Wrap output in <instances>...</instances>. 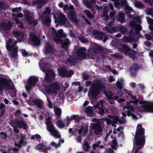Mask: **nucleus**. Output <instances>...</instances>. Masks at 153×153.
Segmentation results:
<instances>
[{"instance_id":"43","label":"nucleus","mask_w":153,"mask_h":153,"mask_svg":"<svg viewBox=\"0 0 153 153\" xmlns=\"http://www.w3.org/2000/svg\"><path fill=\"white\" fill-rule=\"evenodd\" d=\"M134 5L135 7L138 8L142 7L143 6V4L141 2L139 1L136 2Z\"/></svg>"},{"instance_id":"10","label":"nucleus","mask_w":153,"mask_h":153,"mask_svg":"<svg viewBox=\"0 0 153 153\" xmlns=\"http://www.w3.org/2000/svg\"><path fill=\"white\" fill-rule=\"evenodd\" d=\"M60 88V85L57 82H53L49 85L45 87V90L46 92L50 94H57Z\"/></svg>"},{"instance_id":"21","label":"nucleus","mask_w":153,"mask_h":153,"mask_svg":"<svg viewBox=\"0 0 153 153\" xmlns=\"http://www.w3.org/2000/svg\"><path fill=\"white\" fill-rule=\"evenodd\" d=\"M103 102L102 100H100L94 106L98 113L101 115H103L105 113L104 111L102 108L103 107Z\"/></svg>"},{"instance_id":"64","label":"nucleus","mask_w":153,"mask_h":153,"mask_svg":"<svg viewBox=\"0 0 153 153\" xmlns=\"http://www.w3.org/2000/svg\"><path fill=\"white\" fill-rule=\"evenodd\" d=\"M135 20L137 21V22L140 23V19L139 17L137 16L135 19Z\"/></svg>"},{"instance_id":"58","label":"nucleus","mask_w":153,"mask_h":153,"mask_svg":"<svg viewBox=\"0 0 153 153\" xmlns=\"http://www.w3.org/2000/svg\"><path fill=\"white\" fill-rule=\"evenodd\" d=\"M63 10L66 11L67 10H69V7L67 5H65L64 6Z\"/></svg>"},{"instance_id":"32","label":"nucleus","mask_w":153,"mask_h":153,"mask_svg":"<svg viewBox=\"0 0 153 153\" xmlns=\"http://www.w3.org/2000/svg\"><path fill=\"white\" fill-rule=\"evenodd\" d=\"M85 112L86 114L91 117L94 116L91 107L89 106L87 107L85 109Z\"/></svg>"},{"instance_id":"57","label":"nucleus","mask_w":153,"mask_h":153,"mask_svg":"<svg viewBox=\"0 0 153 153\" xmlns=\"http://www.w3.org/2000/svg\"><path fill=\"white\" fill-rule=\"evenodd\" d=\"M0 135L1 137L3 138H5L6 137L5 134L4 132H1Z\"/></svg>"},{"instance_id":"42","label":"nucleus","mask_w":153,"mask_h":153,"mask_svg":"<svg viewBox=\"0 0 153 153\" xmlns=\"http://www.w3.org/2000/svg\"><path fill=\"white\" fill-rule=\"evenodd\" d=\"M5 107V105L2 103H1L0 104V109L2 110L1 111V114L0 115V116H1L3 115V114L5 113V111L3 110V109Z\"/></svg>"},{"instance_id":"41","label":"nucleus","mask_w":153,"mask_h":153,"mask_svg":"<svg viewBox=\"0 0 153 153\" xmlns=\"http://www.w3.org/2000/svg\"><path fill=\"white\" fill-rule=\"evenodd\" d=\"M22 55L25 57H27L30 55V54L24 50H21Z\"/></svg>"},{"instance_id":"51","label":"nucleus","mask_w":153,"mask_h":153,"mask_svg":"<svg viewBox=\"0 0 153 153\" xmlns=\"http://www.w3.org/2000/svg\"><path fill=\"white\" fill-rule=\"evenodd\" d=\"M120 18H119V21L121 23H123L124 22V15L123 13H121L120 15Z\"/></svg>"},{"instance_id":"28","label":"nucleus","mask_w":153,"mask_h":153,"mask_svg":"<svg viewBox=\"0 0 153 153\" xmlns=\"http://www.w3.org/2000/svg\"><path fill=\"white\" fill-rule=\"evenodd\" d=\"M30 102H32L34 104L36 105L39 108H41L43 106L44 104L42 100H29Z\"/></svg>"},{"instance_id":"37","label":"nucleus","mask_w":153,"mask_h":153,"mask_svg":"<svg viewBox=\"0 0 153 153\" xmlns=\"http://www.w3.org/2000/svg\"><path fill=\"white\" fill-rule=\"evenodd\" d=\"M82 148L86 152H87L90 148L88 143L85 140Z\"/></svg>"},{"instance_id":"2","label":"nucleus","mask_w":153,"mask_h":153,"mask_svg":"<svg viewBox=\"0 0 153 153\" xmlns=\"http://www.w3.org/2000/svg\"><path fill=\"white\" fill-rule=\"evenodd\" d=\"M144 133V131L142 126L138 124L136 132L133 150L128 153H137L139 149L143 147L145 143Z\"/></svg>"},{"instance_id":"55","label":"nucleus","mask_w":153,"mask_h":153,"mask_svg":"<svg viewBox=\"0 0 153 153\" xmlns=\"http://www.w3.org/2000/svg\"><path fill=\"white\" fill-rule=\"evenodd\" d=\"M145 36L146 39L148 40H150L151 39V36L149 34H146Z\"/></svg>"},{"instance_id":"22","label":"nucleus","mask_w":153,"mask_h":153,"mask_svg":"<svg viewBox=\"0 0 153 153\" xmlns=\"http://www.w3.org/2000/svg\"><path fill=\"white\" fill-rule=\"evenodd\" d=\"M104 92L106 97L108 99L109 102L111 104L113 103L114 100H117L119 98L118 96H114L111 92L108 93L105 91H104Z\"/></svg>"},{"instance_id":"23","label":"nucleus","mask_w":153,"mask_h":153,"mask_svg":"<svg viewBox=\"0 0 153 153\" xmlns=\"http://www.w3.org/2000/svg\"><path fill=\"white\" fill-rule=\"evenodd\" d=\"M91 128L94 130V132L96 134H99L102 131V129L98 123H93Z\"/></svg>"},{"instance_id":"47","label":"nucleus","mask_w":153,"mask_h":153,"mask_svg":"<svg viewBox=\"0 0 153 153\" xmlns=\"http://www.w3.org/2000/svg\"><path fill=\"white\" fill-rule=\"evenodd\" d=\"M47 101L48 102V106L50 108L52 107L53 105L52 103L49 98L47 96Z\"/></svg>"},{"instance_id":"46","label":"nucleus","mask_w":153,"mask_h":153,"mask_svg":"<svg viewBox=\"0 0 153 153\" xmlns=\"http://www.w3.org/2000/svg\"><path fill=\"white\" fill-rule=\"evenodd\" d=\"M68 15L69 17L71 19L73 18L75 15V13L72 10L71 12L68 13Z\"/></svg>"},{"instance_id":"24","label":"nucleus","mask_w":153,"mask_h":153,"mask_svg":"<svg viewBox=\"0 0 153 153\" xmlns=\"http://www.w3.org/2000/svg\"><path fill=\"white\" fill-rule=\"evenodd\" d=\"M81 119V118L78 115H74L71 116L70 118H68L67 120V126H68L70 123L69 122L71 120H74L76 122H78Z\"/></svg>"},{"instance_id":"13","label":"nucleus","mask_w":153,"mask_h":153,"mask_svg":"<svg viewBox=\"0 0 153 153\" xmlns=\"http://www.w3.org/2000/svg\"><path fill=\"white\" fill-rule=\"evenodd\" d=\"M46 64H43L40 65V68L43 72H44L46 71V77L45 80L47 82H48L50 80L53 79L55 76L54 73L51 71L47 70Z\"/></svg>"},{"instance_id":"39","label":"nucleus","mask_w":153,"mask_h":153,"mask_svg":"<svg viewBox=\"0 0 153 153\" xmlns=\"http://www.w3.org/2000/svg\"><path fill=\"white\" fill-rule=\"evenodd\" d=\"M100 141H99L98 142L97 144H94L93 145V149L94 150L96 149L97 147H99L101 149H102L103 148V146L102 145L100 146Z\"/></svg>"},{"instance_id":"34","label":"nucleus","mask_w":153,"mask_h":153,"mask_svg":"<svg viewBox=\"0 0 153 153\" xmlns=\"http://www.w3.org/2000/svg\"><path fill=\"white\" fill-rule=\"evenodd\" d=\"M123 83L124 81L122 79L120 78L119 79L116 83L117 86L120 89H122V86L123 85Z\"/></svg>"},{"instance_id":"38","label":"nucleus","mask_w":153,"mask_h":153,"mask_svg":"<svg viewBox=\"0 0 153 153\" xmlns=\"http://www.w3.org/2000/svg\"><path fill=\"white\" fill-rule=\"evenodd\" d=\"M130 24L131 26L134 27L138 30H140L142 29V27L140 25H137L134 22H131Z\"/></svg>"},{"instance_id":"14","label":"nucleus","mask_w":153,"mask_h":153,"mask_svg":"<svg viewBox=\"0 0 153 153\" xmlns=\"http://www.w3.org/2000/svg\"><path fill=\"white\" fill-rule=\"evenodd\" d=\"M25 19L26 22L29 25H35L37 24L36 21L34 20L33 15L28 10H25Z\"/></svg>"},{"instance_id":"15","label":"nucleus","mask_w":153,"mask_h":153,"mask_svg":"<svg viewBox=\"0 0 153 153\" xmlns=\"http://www.w3.org/2000/svg\"><path fill=\"white\" fill-rule=\"evenodd\" d=\"M75 129H76V131H77L79 134L83 133V135H84L88 131V125L80 123Z\"/></svg>"},{"instance_id":"1","label":"nucleus","mask_w":153,"mask_h":153,"mask_svg":"<svg viewBox=\"0 0 153 153\" xmlns=\"http://www.w3.org/2000/svg\"><path fill=\"white\" fill-rule=\"evenodd\" d=\"M131 93V92H129L128 93L127 100H130V102H127L126 106L123 108V109L126 108L128 110V116L131 115L133 119H137L136 115L129 112V110L136 112L140 111L141 112L147 111L153 112V102H147L143 100H138L135 97L132 95Z\"/></svg>"},{"instance_id":"9","label":"nucleus","mask_w":153,"mask_h":153,"mask_svg":"<svg viewBox=\"0 0 153 153\" xmlns=\"http://www.w3.org/2000/svg\"><path fill=\"white\" fill-rule=\"evenodd\" d=\"M19 137H18L19 140V141L18 143H15V146L16 147L13 148L12 150H9L7 152H6L4 151H3L2 153H15L14 152H17L18 150V149L16 147L19 148L21 145H25L26 144V142L24 141L25 139V136L22 134H19Z\"/></svg>"},{"instance_id":"45","label":"nucleus","mask_w":153,"mask_h":153,"mask_svg":"<svg viewBox=\"0 0 153 153\" xmlns=\"http://www.w3.org/2000/svg\"><path fill=\"white\" fill-rule=\"evenodd\" d=\"M51 145L54 147L55 148H56L59 146L60 144L59 143L56 144L54 142L52 141L51 143Z\"/></svg>"},{"instance_id":"50","label":"nucleus","mask_w":153,"mask_h":153,"mask_svg":"<svg viewBox=\"0 0 153 153\" xmlns=\"http://www.w3.org/2000/svg\"><path fill=\"white\" fill-rule=\"evenodd\" d=\"M105 29L106 31L110 33H112L114 32V28L113 27H111L109 29L108 27H105Z\"/></svg>"},{"instance_id":"5","label":"nucleus","mask_w":153,"mask_h":153,"mask_svg":"<svg viewBox=\"0 0 153 153\" xmlns=\"http://www.w3.org/2000/svg\"><path fill=\"white\" fill-rule=\"evenodd\" d=\"M5 89L10 93L12 91L15 93V90L13 84L10 79L8 78H3L0 77V91Z\"/></svg>"},{"instance_id":"40","label":"nucleus","mask_w":153,"mask_h":153,"mask_svg":"<svg viewBox=\"0 0 153 153\" xmlns=\"http://www.w3.org/2000/svg\"><path fill=\"white\" fill-rule=\"evenodd\" d=\"M11 26V25L10 23H9L7 24H3L1 27L4 29L8 30Z\"/></svg>"},{"instance_id":"26","label":"nucleus","mask_w":153,"mask_h":153,"mask_svg":"<svg viewBox=\"0 0 153 153\" xmlns=\"http://www.w3.org/2000/svg\"><path fill=\"white\" fill-rule=\"evenodd\" d=\"M45 47V51L46 53H53V49L52 47L48 42H47L46 43Z\"/></svg>"},{"instance_id":"11","label":"nucleus","mask_w":153,"mask_h":153,"mask_svg":"<svg viewBox=\"0 0 153 153\" xmlns=\"http://www.w3.org/2000/svg\"><path fill=\"white\" fill-rule=\"evenodd\" d=\"M21 10V8H15L12 9V11L13 13H13L12 14L13 17L12 19L14 21H15L17 25L18 26L21 28H22L23 27V26L22 24L17 19L18 17H21L23 16L22 14L21 13H19L18 14L17 13L19 12Z\"/></svg>"},{"instance_id":"12","label":"nucleus","mask_w":153,"mask_h":153,"mask_svg":"<svg viewBox=\"0 0 153 153\" xmlns=\"http://www.w3.org/2000/svg\"><path fill=\"white\" fill-rule=\"evenodd\" d=\"M38 81L39 79L36 76H32L30 77L28 79L27 82L25 86L26 89L27 91L30 90L32 87L35 86Z\"/></svg>"},{"instance_id":"16","label":"nucleus","mask_w":153,"mask_h":153,"mask_svg":"<svg viewBox=\"0 0 153 153\" xmlns=\"http://www.w3.org/2000/svg\"><path fill=\"white\" fill-rule=\"evenodd\" d=\"M50 11L49 8H47L44 12L42 21L44 25H48L51 22V19L49 17Z\"/></svg>"},{"instance_id":"62","label":"nucleus","mask_w":153,"mask_h":153,"mask_svg":"<svg viewBox=\"0 0 153 153\" xmlns=\"http://www.w3.org/2000/svg\"><path fill=\"white\" fill-rule=\"evenodd\" d=\"M130 85L131 87L132 88H134L135 87L136 84L132 82L130 84Z\"/></svg>"},{"instance_id":"6","label":"nucleus","mask_w":153,"mask_h":153,"mask_svg":"<svg viewBox=\"0 0 153 153\" xmlns=\"http://www.w3.org/2000/svg\"><path fill=\"white\" fill-rule=\"evenodd\" d=\"M16 41L9 39L6 42L7 49L11 52L10 55L12 57L16 58L17 55V47L16 45Z\"/></svg>"},{"instance_id":"61","label":"nucleus","mask_w":153,"mask_h":153,"mask_svg":"<svg viewBox=\"0 0 153 153\" xmlns=\"http://www.w3.org/2000/svg\"><path fill=\"white\" fill-rule=\"evenodd\" d=\"M112 130H111L110 131H109L108 133L106 134V137L105 138V139H106L107 138V137L108 136H109L110 134L112 133Z\"/></svg>"},{"instance_id":"33","label":"nucleus","mask_w":153,"mask_h":153,"mask_svg":"<svg viewBox=\"0 0 153 153\" xmlns=\"http://www.w3.org/2000/svg\"><path fill=\"white\" fill-rule=\"evenodd\" d=\"M113 136L111 135V138L112 139V142L111 143V146L113 149H115L116 147L117 146V143L116 139L115 137H113Z\"/></svg>"},{"instance_id":"49","label":"nucleus","mask_w":153,"mask_h":153,"mask_svg":"<svg viewBox=\"0 0 153 153\" xmlns=\"http://www.w3.org/2000/svg\"><path fill=\"white\" fill-rule=\"evenodd\" d=\"M85 13L87 14V15L88 16V17L90 18L91 19L93 18V15L91 13L89 12V11H88V10H86L85 11Z\"/></svg>"},{"instance_id":"17","label":"nucleus","mask_w":153,"mask_h":153,"mask_svg":"<svg viewBox=\"0 0 153 153\" xmlns=\"http://www.w3.org/2000/svg\"><path fill=\"white\" fill-rule=\"evenodd\" d=\"M53 15L55 22H56L57 18H58L59 22L63 23V24H65L67 23L68 25L69 24V22L66 20L65 16L62 13H59L58 14L53 13Z\"/></svg>"},{"instance_id":"53","label":"nucleus","mask_w":153,"mask_h":153,"mask_svg":"<svg viewBox=\"0 0 153 153\" xmlns=\"http://www.w3.org/2000/svg\"><path fill=\"white\" fill-rule=\"evenodd\" d=\"M84 4L87 7L91 8V5L88 2L85 1L84 2Z\"/></svg>"},{"instance_id":"31","label":"nucleus","mask_w":153,"mask_h":153,"mask_svg":"<svg viewBox=\"0 0 153 153\" xmlns=\"http://www.w3.org/2000/svg\"><path fill=\"white\" fill-rule=\"evenodd\" d=\"M13 34L14 35L16 36L18 39H21V41H22L24 36V34L23 33H21L17 31H14L13 32Z\"/></svg>"},{"instance_id":"4","label":"nucleus","mask_w":153,"mask_h":153,"mask_svg":"<svg viewBox=\"0 0 153 153\" xmlns=\"http://www.w3.org/2000/svg\"><path fill=\"white\" fill-rule=\"evenodd\" d=\"M104 85L100 81H95L88 93L89 97L92 100L95 98H98L97 96L102 90H104Z\"/></svg>"},{"instance_id":"52","label":"nucleus","mask_w":153,"mask_h":153,"mask_svg":"<svg viewBox=\"0 0 153 153\" xmlns=\"http://www.w3.org/2000/svg\"><path fill=\"white\" fill-rule=\"evenodd\" d=\"M146 13L148 15H150L153 14V10L152 9H148L147 10Z\"/></svg>"},{"instance_id":"59","label":"nucleus","mask_w":153,"mask_h":153,"mask_svg":"<svg viewBox=\"0 0 153 153\" xmlns=\"http://www.w3.org/2000/svg\"><path fill=\"white\" fill-rule=\"evenodd\" d=\"M145 44L147 46H150L151 45L150 42H149L146 41L144 42Z\"/></svg>"},{"instance_id":"56","label":"nucleus","mask_w":153,"mask_h":153,"mask_svg":"<svg viewBox=\"0 0 153 153\" xmlns=\"http://www.w3.org/2000/svg\"><path fill=\"white\" fill-rule=\"evenodd\" d=\"M108 80L109 82H113L114 81L115 79L112 76H110L109 77Z\"/></svg>"},{"instance_id":"19","label":"nucleus","mask_w":153,"mask_h":153,"mask_svg":"<svg viewBox=\"0 0 153 153\" xmlns=\"http://www.w3.org/2000/svg\"><path fill=\"white\" fill-rule=\"evenodd\" d=\"M86 49L85 48H82L79 49L76 53L77 58L78 59H85L88 58L86 55L85 51Z\"/></svg>"},{"instance_id":"27","label":"nucleus","mask_w":153,"mask_h":153,"mask_svg":"<svg viewBox=\"0 0 153 153\" xmlns=\"http://www.w3.org/2000/svg\"><path fill=\"white\" fill-rule=\"evenodd\" d=\"M15 126L19 128H23L24 129H26L27 128V125L23 121H20L17 122Z\"/></svg>"},{"instance_id":"30","label":"nucleus","mask_w":153,"mask_h":153,"mask_svg":"<svg viewBox=\"0 0 153 153\" xmlns=\"http://www.w3.org/2000/svg\"><path fill=\"white\" fill-rule=\"evenodd\" d=\"M36 148L40 151H45L48 149L45 145L43 143L39 144L36 146Z\"/></svg>"},{"instance_id":"29","label":"nucleus","mask_w":153,"mask_h":153,"mask_svg":"<svg viewBox=\"0 0 153 153\" xmlns=\"http://www.w3.org/2000/svg\"><path fill=\"white\" fill-rule=\"evenodd\" d=\"M47 0H38L37 1H33V4L37 5V7L40 8L42 5L47 2Z\"/></svg>"},{"instance_id":"35","label":"nucleus","mask_w":153,"mask_h":153,"mask_svg":"<svg viewBox=\"0 0 153 153\" xmlns=\"http://www.w3.org/2000/svg\"><path fill=\"white\" fill-rule=\"evenodd\" d=\"M54 111L56 114L59 117L62 113L61 109L57 107H54Z\"/></svg>"},{"instance_id":"63","label":"nucleus","mask_w":153,"mask_h":153,"mask_svg":"<svg viewBox=\"0 0 153 153\" xmlns=\"http://www.w3.org/2000/svg\"><path fill=\"white\" fill-rule=\"evenodd\" d=\"M17 127L16 126L14 127V131L16 133H18L19 132V131L16 129V127Z\"/></svg>"},{"instance_id":"20","label":"nucleus","mask_w":153,"mask_h":153,"mask_svg":"<svg viewBox=\"0 0 153 153\" xmlns=\"http://www.w3.org/2000/svg\"><path fill=\"white\" fill-rule=\"evenodd\" d=\"M118 47L119 49L123 53L127 55L131 56L132 51L127 46L119 45Z\"/></svg>"},{"instance_id":"44","label":"nucleus","mask_w":153,"mask_h":153,"mask_svg":"<svg viewBox=\"0 0 153 153\" xmlns=\"http://www.w3.org/2000/svg\"><path fill=\"white\" fill-rule=\"evenodd\" d=\"M41 138V137L39 134H36L33 135L31 137V139L32 140L36 139L38 140Z\"/></svg>"},{"instance_id":"60","label":"nucleus","mask_w":153,"mask_h":153,"mask_svg":"<svg viewBox=\"0 0 153 153\" xmlns=\"http://www.w3.org/2000/svg\"><path fill=\"white\" fill-rule=\"evenodd\" d=\"M125 101V99L123 98L120 99L118 100L117 101L119 102H124Z\"/></svg>"},{"instance_id":"48","label":"nucleus","mask_w":153,"mask_h":153,"mask_svg":"<svg viewBox=\"0 0 153 153\" xmlns=\"http://www.w3.org/2000/svg\"><path fill=\"white\" fill-rule=\"evenodd\" d=\"M147 22L151 25H153V19L149 17H147Z\"/></svg>"},{"instance_id":"8","label":"nucleus","mask_w":153,"mask_h":153,"mask_svg":"<svg viewBox=\"0 0 153 153\" xmlns=\"http://www.w3.org/2000/svg\"><path fill=\"white\" fill-rule=\"evenodd\" d=\"M46 124L47 126V130L50 132L51 135L55 137L59 138L60 135L59 132L55 129V127L52 124L50 118H48L46 120Z\"/></svg>"},{"instance_id":"54","label":"nucleus","mask_w":153,"mask_h":153,"mask_svg":"<svg viewBox=\"0 0 153 153\" xmlns=\"http://www.w3.org/2000/svg\"><path fill=\"white\" fill-rule=\"evenodd\" d=\"M125 8L126 9V10L130 11L131 10H132V8L127 4L125 6Z\"/></svg>"},{"instance_id":"7","label":"nucleus","mask_w":153,"mask_h":153,"mask_svg":"<svg viewBox=\"0 0 153 153\" xmlns=\"http://www.w3.org/2000/svg\"><path fill=\"white\" fill-rule=\"evenodd\" d=\"M52 29L53 30L52 32L53 35H54L55 36L54 38L55 41L57 43L61 42L62 47L64 48H66L69 43V40L67 39L65 41L61 42L59 38L60 36H65V34L63 33V30L61 29L59 30H58V33H57L56 31L54 30L53 28L52 27Z\"/></svg>"},{"instance_id":"25","label":"nucleus","mask_w":153,"mask_h":153,"mask_svg":"<svg viewBox=\"0 0 153 153\" xmlns=\"http://www.w3.org/2000/svg\"><path fill=\"white\" fill-rule=\"evenodd\" d=\"M30 39L32 44L34 45H37L39 44L40 41L39 38L35 35L30 36Z\"/></svg>"},{"instance_id":"18","label":"nucleus","mask_w":153,"mask_h":153,"mask_svg":"<svg viewBox=\"0 0 153 153\" xmlns=\"http://www.w3.org/2000/svg\"><path fill=\"white\" fill-rule=\"evenodd\" d=\"M59 75L62 76L69 77L74 74V71H66L64 68H60L58 69Z\"/></svg>"},{"instance_id":"36","label":"nucleus","mask_w":153,"mask_h":153,"mask_svg":"<svg viewBox=\"0 0 153 153\" xmlns=\"http://www.w3.org/2000/svg\"><path fill=\"white\" fill-rule=\"evenodd\" d=\"M56 125L59 128H62L64 126L65 124L61 119H58L56 122Z\"/></svg>"},{"instance_id":"3","label":"nucleus","mask_w":153,"mask_h":153,"mask_svg":"<svg viewBox=\"0 0 153 153\" xmlns=\"http://www.w3.org/2000/svg\"><path fill=\"white\" fill-rule=\"evenodd\" d=\"M109 117L111 119L110 120L108 119L107 118H105L103 120H102V121H105L106 122L107 124L108 125L110 123H111L112 126L113 127L114 129L113 131V134H115L117 133V131L119 132L120 131V134L119 135V137L120 136H122L123 135V129L121 128H117L116 130L114 129L116 126V123H120L125 124L126 123V121L125 120L122 121L121 119L119 120V117L117 116H109Z\"/></svg>"}]
</instances>
